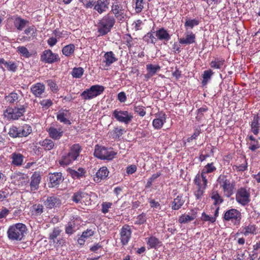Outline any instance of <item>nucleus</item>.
<instances>
[{
	"mask_svg": "<svg viewBox=\"0 0 260 260\" xmlns=\"http://www.w3.org/2000/svg\"><path fill=\"white\" fill-rule=\"evenodd\" d=\"M26 231L25 224L18 223L10 226L7 231L8 237L11 240L20 241Z\"/></svg>",
	"mask_w": 260,
	"mask_h": 260,
	"instance_id": "f257e3e1",
	"label": "nucleus"
},
{
	"mask_svg": "<svg viewBox=\"0 0 260 260\" xmlns=\"http://www.w3.org/2000/svg\"><path fill=\"white\" fill-rule=\"evenodd\" d=\"M115 23L114 17L109 13L104 16L99 22L98 31L102 35L108 33Z\"/></svg>",
	"mask_w": 260,
	"mask_h": 260,
	"instance_id": "f03ea898",
	"label": "nucleus"
},
{
	"mask_svg": "<svg viewBox=\"0 0 260 260\" xmlns=\"http://www.w3.org/2000/svg\"><path fill=\"white\" fill-rule=\"evenodd\" d=\"M117 154L111 148H107L105 147L96 145L94 155L95 157L103 160H112Z\"/></svg>",
	"mask_w": 260,
	"mask_h": 260,
	"instance_id": "7ed1b4c3",
	"label": "nucleus"
},
{
	"mask_svg": "<svg viewBox=\"0 0 260 260\" xmlns=\"http://www.w3.org/2000/svg\"><path fill=\"white\" fill-rule=\"evenodd\" d=\"M32 132V128L28 124H24L18 127L13 126L9 129V135L12 138L28 136Z\"/></svg>",
	"mask_w": 260,
	"mask_h": 260,
	"instance_id": "20e7f679",
	"label": "nucleus"
},
{
	"mask_svg": "<svg viewBox=\"0 0 260 260\" xmlns=\"http://www.w3.org/2000/svg\"><path fill=\"white\" fill-rule=\"evenodd\" d=\"M103 86L94 85L91 86L89 89H86L81 94V96L84 100H89L99 95L104 91Z\"/></svg>",
	"mask_w": 260,
	"mask_h": 260,
	"instance_id": "39448f33",
	"label": "nucleus"
},
{
	"mask_svg": "<svg viewBox=\"0 0 260 260\" xmlns=\"http://www.w3.org/2000/svg\"><path fill=\"white\" fill-rule=\"evenodd\" d=\"M250 193L249 189L245 187L239 188L236 193V201L242 206H245L250 201Z\"/></svg>",
	"mask_w": 260,
	"mask_h": 260,
	"instance_id": "423d86ee",
	"label": "nucleus"
},
{
	"mask_svg": "<svg viewBox=\"0 0 260 260\" xmlns=\"http://www.w3.org/2000/svg\"><path fill=\"white\" fill-rule=\"evenodd\" d=\"M113 117L119 122L127 124L130 123L133 118L132 113L127 111L116 109L113 111Z\"/></svg>",
	"mask_w": 260,
	"mask_h": 260,
	"instance_id": "0eeeda50",
	"label": "nucleus"
},
{
	"mask_svg": "<svg viewBox=\"0 0 260 260\" xmlns=\"http://www.w3.org/2000/svg\"><path fill=\"white\" fill-rule=\"evenodd\" d=\"M25 112V109L23 105L20 108L14 109H7L4 113V115L9 120H16L21 117Z\"/></svg>",
	"mask_w": 260,
	"mask_h": 260,
	"instance_id": "6e6552de",
	"label": "nucleus"
},
{
	"mask_svg": "<svg viewBox=\"0 0 260 260\" xmlns=\"http://www.w3.org/2000/svg\"><path fill=\"white\" fill-rule=\"evenodd\" d=\"M224 219L227 221H231L235 225H239L241 219V213L236 209L228 210L224 213Z\"/></svg>",
	"mask_w": 260,
	"mask_h": 260,
	"instance_id": "1a4fd4ad",
	"label": "nucleus"
},
{
	"mask_svg": "<svg viewBox=\"0 0 260 260\" xmlns=\"http://www.w3.org/2000/svg\"><path fill=\"white\" fill-rule=\"evenodd\" d=\"M111 12L114 15L118 21H123L126 18V15L124 12V9L122 5L118 2L113 3L111 6Z\"/></svg>",
	"mask_w": 260,
	"mask_h": 260,
	"instance_id": "9d476101",
	"label": "nucleus"
},
{
	"mask_svg": "<svg viewBox=\"0 0 260 260\" xmlns=\"http://www.w3.org/2000/svg\"><path fill=\"white\" fill-rule=\"evenodd\" d=\"M36 28L35 26L27 27L24 31V36L19 35L17 39L18 43L28 42L32 40L36 36Z\"/></svg>",
	"mask_w": 260,
	"mask_h": 260,
	"instance_id": "9b49d317",
	"label": "nucleus"
},
{
	"mask_svg": "<svg viewBox=\"0 0 260 260\" xmlns=\"http://www.w3.org/2000/svg\"><path fill=\"white\" fill-rule=\"evenodd\" d=\"M41 60L44 62L52 63L59 60L58 55L50 49L45 50L41 55Z\"/></svg>",
	"mask_w": 260,
	"mask_h": 260,
	"instance_id": "f8f14e48",
	"label": "nucleus"
},
{
	"mask_svg": "<svg viewBox=\"0 0 260 260\" xmlns=\"http://www.w3.org/2000/svg\"><path fill=\"white\" fill-rule=\"evenodd\" d=\"M221 187L222 188L224 194L230 197L234 193L235 185L231 183L230 180L223 177L220 181Z\"/></svg>",
	"mask_w": 260,
	"mask_h": 260,
	"instance_id": "ddd939ff",
	"label": "nucleus"
},
{
	"mask_svg": "<svg viewBox=\"0 0 260 260\" xmlns=\"http://www.w3.org/2000/svg\"><path fill=\"white\" fill-rule=\"evenodd\" d=\"M195 184L198 186V189L194 192V196L197 199H201L203 196L207 183H204L199 178V174H198L194 180Z\"/></svg>",
	"mask_w": 260,
	"mask_h": 260,
	"instance_id": "4468645a",
	"label": "nucleus"
},
{
	"mask_svg": "<svg viewBox=\"0 0 260 260\" xmlns=\"http://www.w3.org/2000/svg\"><path fill=\"white\" fill-rule=\"evenodd\" d=\"M132 231L129 225L125 224L122 226L120 230V240L122 245H126L131 237Z\"/></svg>",
	"mask_w": 260,
	"mask_h": 260,
	"instance_id": "2eb2a0df",
	"label": "nucleus"
},
{
	"mask_svg": "<svg viewBox=\"0 0 260 260\" xmlns=\"http://www.w3.org/2000/svg\"><path fill=\"white\" fill-rule=\"evenodd\" d=\"M13 22L15 27L18 30H22L28 23V21L23 19L20 17H15L8 18L7 20V24L9 23Z\"/></svg>",
	"mask_w": 260,
	"mask_h": 260,
	"instance_id": "dca6fc26",
	"label": "nucleus"
},
{
	"mask_svg": "<svg viewBox=\"0 0 260 260\" xmlns=\"http://www.w3.org/2000/svg\"><path fill=\"white\" fill-rule=\"evenodd\" d=\"M216 168L214 166L213 162L208 163L206 165L202 170L201 174H199V178L202 180L203 183H207L208 181L207 179L206 175L207 174L212 173L216 170Z\"/></svg>",
	"mask_w": 260,
	"mask_h": 260,
	"instance_id": "f3484780",
	"label": "nucleus"
},
{
	"mask_svg": "<svg viewBox=\"0 0 260 260\" xmlns=\"http://www.w3.org/2000/svg\"><path fill=\"white\" fill-rule=\"evenodd\" d=\"M179 43L181 45H189L196 42V35L192 31H186L184 36L179 39Z\"/></svg>",
	"mask_w": 260,
	"mask_h": 260,
	"instance_id": "a211bd4d",
	"label": "nucleus"
},
{
	"mask_svg": "<svg viewBox=\"0 0 260 260\" xmlns=\"http://www.w3.org/2000/svg\"><path fill=\"white\" fill-rule=\"evenodd\" d=\"M61 204V200L56 196L48 197L44 202V205L48 209L59 207Z\"/></svg>",
	"mask_w": 260,
	"mask_h": 260,
	"instance_id": "6ab92c4d",
	"label": "nucleus"
},
{
	"mask_svg": "<svg viewBox=\"0 0 260 260\" xmlns=\"http://www.w3.org/2000/svg\"><path fill=\"white\" fill-rule=\"evenodd\" d=\"M109 2L108 0H97L94 10L102 14L109 9Z\"/></svg>",
	"mask_w": 260,
	"mask_h": 260,
	"instance_id": "aec40b11",
	"label": "nucleus"
},
{
	"mask_svg": "<svg viewBox=\"0 0 260 260\" xmlns=\"http://www.w3.org/2000/svg\"><path fill=\"white\" fill-rule=\"evenodd\" d=\"M30 90L36 97L41 98L45 92V86L42 83H37L32 85Z\"/></svg>",
	"mask_w": 260,
	"mask_h": 260,
	"instance_id": "412c9836",
	"label": "nucleus"
},
{
	"mask_svg": "<svg viewBox=\"0 0 260 260\" xmlns=\"http://www.w3.org/2000/svg\"><path fill=\"white\" fill-rule=\"evenodd\" d=\"M72 199L73 202L77 204L83 203L89 199V197L87 193L79 191L73 194Z\"/></svg>",
	"mask_w": 260,
	"mask_h": 260,
	"instance_id": "4be33fe9",
	"label": "nucleus"
},
{
	"mask_svg": "<svg viewBox=\"0 0 260 260\" xmlns=\"http://www.w3.org/2000/svg\"><path fill=\"white\" fill-rule=\"evenodd\" d=\"M41 177L40 173L35 172L31 177V181L29 184L30 191H35L39 188V185L41 182Z\"/></svg>",
	"mask_w": 260,
	"mask_h": 260,
	"instance_id": "5701e85b",
	"label": "nucleus"
},
{
	"mask_svg": "<svg viewBox=\"0 0 260 260\" xmlns=\"http://www.w3.org/2000/svg\"><path fill=\"white\" fill-rule=\"evenodd\" d=\"M63 180L62 173L56 172L49 174V181L51 187H55L58 185Z\"/></svg>",
	"mask_w": 260,
	"mask_h": 260,
	"instance_id": "b1692460",
	"label": "nucleus"
},
{
	"mask_svg": "<svg viewBox=\"0 0 260 260\" xmlns=\"http://www.w3.org/2000/svg\"><path fill=\"white\" fill-rule=\"evenodd\" d=\"M155 37L157 40L161 41H168L171 39V36L168 31L164 27L160 28L155 32Z\"/></svg>",
	"mask_w": 260,
	"mask_h": 260,
	"instance_id": "393cba45",
	"label": "nucleus"
},
{
	"mask_svg": "<svg viewBox=\"0 0 260 260\" xmlns=\"http://www.w3.org/2000/svg\"><path fill=\"white\" fill-rule=\"evenodd\" d=\"M109 174V171L107 167L101 168L94 176L93 180L95 182H100L102 180L105 179Z\"/></svg>",
	"mask_w": 260,
	"mask_h": 260,
	"instance_id": "a878e982",
	"label": "nucleus"
},
{
	"mask_svg": "<svg viewBox=\"0 0 260 260\" xmlns=\"http://www.w3.org/2000/svg\"><path fill=\"white\" fill-rule=\"evenodd\" d=\"M251 132L255 135L260 132V113L254 116L251 123Z\"/></svg>",
	"mask_w": 260,
	"mask_h": 260,
	"instance_id": "bb28decb",
	"label": "nucleus"
},
{
	"mask_svg": "<svg viewBox=\"0 0 260 260\" xmlns=\"http://www.w3.org/2000/svg\"><path fill=\"white\" fill-rule=\"evenodd\" d=\"M70 113L67 110L59 111L56 115L57 119L60 122H62L65 124L70 125L71 124V121L69 119Z\"/></svg>",
	"mask_w": 260,
	"mask_h": 260,
	"instance_id": "cd10ccee",
	"label": "nucleus"
},
{
	"mask_svg": "<svg viewBox=\"0 0 260 260\" xmlns=\"http://www.w3.org/2000/svg\"><path fill=\"white\" fill-rule=\"evenodd\" d=\"M166 115L164 113H159L157 115L156 118L153 120L152 125L155 129H160L166 122Z\"/></svg>",
	"mask_w": 260,
	"mask_h": 260,
	"instance_id": "c85d7f7f",
	"label": "nucleus"
},
{
	"mask_svg": "<svg viewBox=\"0 0 260 260\" xmlns=\"http://www.w3.org/2000/svg\"><path fill=\"white\" fill-rule=\"evenodd\" d=\"M49 137L54 140H59L63 135V131L61 128L57 129L53 127H50L47 130Z\"/></svg>",
	"mask_w": 260,
	"mask_h": 260,
	"instance_id": "c756f323",
	"label": "nucleus"
},
{
	"mask_svg": "<svg viewBox=\"0 0 260 260\" xmlns=\"http://www.w3.org/2000/svg\"><path fill=\"white\" fill-rule=\"evenodd\" d=\"M147 71L145 74V78L149 79L154 76L160 69V67L158 64H148L146 66Z\"/></svg>",
	"mask_w": 260,
	"mask_h": 260,
	"instance_id": "7c9ffc66",
	"label": "nucleus"
},
{
	"mask_svg": "<svg viewBox=\"0 0 260 260\" xmlns=\"http://www.w3.org/2000/svg\"><path fill=\"white\" fill-rule=\"evenodd\" d=\"M197 216V212L194 210H192L189 214H183L178 219L180 223H185L194 219Z\"/></svg>",
	"mask_w": 260,
	"mask_h": 260,
	"instance_id": "2f4dec72",
	"label": "nucleus"
},
{
	"mask_svg": "<svg viewBox=\"0 0 260 260\" xmlns=\"http://www.w3.org/2000/svg\"><path fill=\"white\" fill-rule=\"evenodd\" d=\"M82 150V147L79 144L72 145L69 150V154L75 160L79 157Z\"/></svg>",
	"mask_w": 260,
	"mask_h": 260,
	"instance_id": "473e14b6",
	"label": "nucleus"
},
{
	"mask_svg": "<svg viewBox=\"0 0 260 260\" xmlns=\"http://www.w3.org/2000/svg\"><path fill=\"white\" fill-rule=\"evenodd\" d=\"M104 58L103 62L105 63L107 67L110 66L117 60L115 54L111 51L106 52L104 55Z\"/></svg>",
	"mask_w": 260,
	"mask_h": 260,
	"instance_id": "72a5a7b5",
	"label": "nucleus"
},
{
	"mask_svg": "<svg viewBox=\"0 0 260 260\" xmlns=\"http://www.w3.org/2000/svg\"><path fill=\"white\" fill-rule=\"evenodd\" d=\"M210 67L213 69H223L225 67V60L223 58H215L210 62Z\"/></svg>",
	"mask_w": 260,
	"mask_h": 260,
	"instance_id": "f704fd0d",
	"label": "nucleus"
},
{
	"mask_svg": "<svg viewBox=\"0 0 260 260\" xmlns=\"http://www.w3.org/2000/svg\"><path fill=\"white\" fill-rule=\"evenodd\" d=\"M76 160L74 159L69 153L65 154L62 155L60 159L58 160L59 164L62 167H66L73 163L74 161Z\"/></svg>",
	"mask_w": 260,
	"mask_h": 260,
	"instance_id": "c9c22d12",
	"label": "nucleus"
},
{
	"mask_svg": "<svg viewBox=\"0 0 260 260\" xmlns=\"http://www.w3.org/2000/svg\"><path fill=\"white\" fill-rule=\"evenodd\" d=\"M185 200L182 196H178L175 199H174L173 201L171 204V207L173 210H177L179 209L181 206L184 204Z\"/></svg>",
	"mask_w": 260,
	"mask_h": 260,
	"instance_id": "e433bc0d",
	"label": "nucleus"
},
{
	"mask_svg": "<svg viewBox=\"0 0 260 260\" xmlns=\"http://www.w3.org/2000/svg\"><path fill=\"white\" fill-rule=\"evenodd\" d=\"M21 98L22 97L19 94L16 92H11L5 97V100L9 104H16Z\"/></svg>",
	"mask_w": 260,
	"mask_h": 260,
	"instance_id": "4c0bfd02",
	"label": "nucleus"
},
{
	"mask_svg": "<svg viewBox=\"0 0 260 260\" xmlns=\"http://www.w3.org/2000/svg\"><path fill=\"white\" fill-rule=\"evenodd\" d=\"M11 158L12 159V163L13 165L19 166L22 165L23 160V156L18 153H13L11 155Z\"/></svg>",
	"mask_w": 260,
	"mask_h": 260,
	"instance_id": "58836bf2",
	"label": "nucleus"
},
{
	"mask_svg": "<svg viewBox=\"0 0 260 260\" xmlns=\"http://www.w3.org/2000/svg\"><path fill=\"white\" fill-rule=\"evenodd\" d=\"M147 243L149 246L148 249L157 248L161 246V242L157 238L153 236H151L148 239Z\"/></svg>",
	"mask_w": 260,
	"mask_h": 260,
	"instance_id": "ea45409f",
	"label": "nucleus"
},
{
	"mask_svg": "<svg viewBox=\"0 0 260 260\" xmlns=\"http://www.w3.org/2000/svg\"><path fill=\"white\" fill-rule=\"evenodd\" d=\"M69 173L72 178L79 179L85 175L86 171L82 168H79L77 170L69 169Z\"/></svg>",
	"mask_w": 260,
	"mask_h": 260,
	"instance_id": "a19ab883",
	"label": "nucleus"
},
{
	"mask_svg": "<svg viewBox=\"0 0 260 260\" xmlns=\"http://www.w3.org/2000/svg\"><path fill=\"white\" fill-rule=\"evenodd\" d=\"M39 144L45 150H52L54 147V142L52 140L49 139H46L43 141L39 142Z\"/></svg>",
	"mask_w": 260,
	"mask_h": 260,
	"instance_id": "79ce46f5",
	"label": "nucleus"
},
{
	"mask_svg": "<svg viewBox=\"0 0 260 260\" xmlns=\"http://www.w3.org/2000/svg\"><path fill=\"white\" fill-rule=\"evenodd\" d=\"M75 48V45L74 44H71L65 46L62 49V52L65 56H70L74 53Z\"/></svg>",
	"mask_w": 260,
	"mask_h": 260,
	"instance_id": "37998d69",
	"label": "nucleus"
},
{
	"mask_svg": "<svg viewBox=\"0 0 260 260\" xmlns=\"http://www.w3.org/2000/svg\"><path fill=\"white\" fill-rule=\"evenodd\" d=\"M17 51L21 56L25 58H29L32 55V54L30 53L28 49L24 46L18 47L17 48Z\"/></svg>",
	"mask_w": 260,
	"mask_h": 260,
	"instance_id": "c03bdc74",
	"label": "nucleus"
},
{
	"mask_svg": "<svg viewBox=\"0 0 260 260\" xmlns=\"http://www.w3.org/2000/svg\"><path fill=\"white\" fill-rule=\"evenodd\" d=\"M199 24V21L197 19H190L187 18L186 19V21L184 23V26L186 29L188 28L192 29L194 26H197Z\"/></svg>",
	"mask_w": 260,
	"mask_h": 260,
	"instance_id": "a18cd8bd",
	"label": "nucleus"
},
{
	"mask_svg": "<svg viewBox=\"0 0 260 260\" xmlns=\"http://www.w3.org/2000/svg\"><path fill=\"white\" fill-rule=\"evenodd\" d=\"M256 228L254 225L249 224L243 228L242 233L245 236H248L249 234H254L255 233Z\"/></svg>",
	"mask_w": 260,
	"mask_h": 260,
	"instance_id": "49530a36",
	"label": "nucleus"
},
{
	"mask_svg": "<svg viewBox=\"0 0 260 260\" xmlns=\"http://www.w3.org/2000/svg\"><path fill=\"white\" fill-rule=\"evenodd\" d=\"M3 60V62L1 63V64H3L5 66V67L7 68L9 71L12 72H15L17 68V66L15 62L12 61H6L4 59L1 58Z\"/></svg>",
	"mask_w": 260,
	"mask_h": 260,
	"instance_id": "de8ad7c7",
	"label": "nucleus"
},
{
	"mask_svg": "<svg viewBox=\"0 0 260 260\" xmlns=\"http://www.w3.org/2000/svg\"><path fill=\"white\" fill-rule=\"evenodd\" d=\"M213 72L211 70H206L203 74V80L202 83L203 85H206L208 81L211 79Z\"/></svg>",
	"mask_w": 260,
	"mask_h": 260,
	"instance_id": "09e8293b",
	"label": "nucleus"
},
{
	"mask_svg": "<svg viewBox=\"0 0 260 260\" xmlns=\"http://www.w3.org/2000/svg\"><path fill=\"white\" fill-rule=\"evenodd\" d=\"M124 129L121 127H115L111 132L110 134L114 139L119 138L123 134Z\"/></svg>",
	"mask_w": 260,
	"mask_h": 260,
	"instance_id": "8fccbe9b",
	"label": "nucleus"
},
{
	"mask_svg": "<svg viewBox=\"0 0 260 260\" xmlns=\"http://www.w3.org/2000/svg\"><path fill=\"white\" fill-rule=\"evenodd\" d=\"M84 73V70L82 68H74L72 72V76L73 78H80Z\"/></svg>",
	"mask_w": 260,
	"mask_h": 260,
	"instance_id": "3c124183",
	"label": "nucleus"
},
{
	"mask_svg": "<svg viewBox=\"0 0 260 260\" xmlns=\"http://www.w3.org/2000/svg\"><path fill=\"white\" fill-rule=\"evenodd\" d=\"M211 198L214 201V205H218L222 203L223 200L217 191H213L211 196Z\"/></svg>",
	"mask_w": 260,
	"mask_h": 260,
	"instance_id": "603ef678",
	"label": "nucleus"
},
{
	"mask_svg": "<svg viewBox=\"0 0 260 260\" xmlns=\"http://www.w3.org/2000/svg\"><path fill=\"white\" fill-rule=\"evenodd\" d=\"M44 211V207L41 204H35L32 206V212L36 215H41Z\"/></svg>",
	"mask_w": 260,
	"mask_h": 260,
	"instance_id": "864d4df0",
	"label": "nucleus"
},
{
	"mask_svg": "<svg viewBox=\"0 0 260 260\" xmlns=\"http://www.w3.org/2000/svg\"><path fill=\"white\" fill-rule=\"evenodd\" d=\"M147 219L146 214L145 213H142L136 218L135 221V224L138 225H141L144 224Z\"/></svg>",
	"mask_w": 260,
	"mask_h": 260,
	"instance_id": "5fc2aeb1",
	"label": "nucleus"
},
{
	"mask_svg": "<svg viewBox=\"0 0 260 260\" xmlns=\"http://www.w3.org/2000/svg\"><path fill=\"white\" fill-rule=\"evenodd\" d=\"M146 42L147 43H151L152 44H155L157 41V37H154L152 32L147 33L144 37Z\"/></svg>",
	"mask_w": 260,
	"mask_h": 260,
	"instance_id": "6e6d98bb",
	"label": "nucleus"
},
{
	"mask_svg": "<svg viewBox=\"0 0 260 260\" xmlns=\"http://www.w3.org/2000/svg\"><path fill=\"white\" fill-rule=\"evenodd\" d=\"M18 185L24 186L28 184L29 182L28 178L24 175H20L18 179Z\"/></svg>",
	"mask_w": 260,
	"mask_h": 260,
	"instance_id": "4d7b16f0",
	"label": "nucleus"
},
{
	"mask_svg": "<svg viewBox=\"0 0 260 260\" xmlns=\"http://www.w3.org/2000/svg\"><path fill=\"white\" fill-rule=\"evenodd\" d=\"M61 231L58 227L54 228L52 232L50 234L49 239L54 241L60 235Z\"/></svg>",
	"mask_w": 260,
	"mask_h": 260,
	"instance_id": "13d9d810",
	"label": "nucleus"
},
{
	"mask_svg": "<svg viewBox=\"0 0 260 260\" xmlns=\"http://www.w3.org/2000/svg\"><path fill=\"white\" fill-rule=\"evenodd\" d=\"M144 0H136L135 10L137 13H140L144 8Z\"/></svg>",
	"mask_w": 260,
	"mask_h": 260,
	"instance_id": "bf43d9fd",
	"label": "nucleus"
},
{
	"mask_svg": "<svg viewBox=\"0 0 260 260\" xmlns=\"http://www.w3.org/2000/svg\"><path fill=\"white\" fill-rule=\"evenodd\" d=\"M248 144L249 145V149L252 151H255L260 147V144L257 139L251 142H248Z\"/></svg>",
	"mask_w": 260,
	"mask_h": 260,
	"instance_id": "052dcab7",
	"label": "nucleus"
},
{
	"mask_svg": "<svg viewBox=\"0 0 260 260\" xmlns=\"http://www.w3.org/2000/svg\"><path fill=\"white\" fill-rule=\"evenodd\" d=\"M134 111L137 113L140 116L143 117L146 114L145 108L141 106H135L134 107Z\"/></svg>",
	"mask_w": 260,
	"mask_h": 260,
	"instance_id": "680f3d73",
	"label": "nucleus"
},
{
	"mask_svg": "<svg viewBox=\"0 0 260 260\" xmlns=\"http://www.w3.org/2000/svg\"><path fill=\"white\" fill-rule=\"evenodd\" d=\"M201 219L204 221H210L211 223H213L215 221V217L210 216L206 214L205 212L202 214Z\"/></svg>",
	"mask_w": 260,
	"mask_h": 260,
	"instance_id": "e2e57ef3",
	"label": "nucleus"
},
{
	"mask_svg": "<svg viewBox=\"0 0 260 260\" xmlns=\"http://www.w3.org/2000/svg\"><path fill=\"white\" fill-rule=\"evenodd\" d=\"M40 104L43 108L47 109L52 106L53 103L51 100L47 99L41 101Z\"/></svg>",
	"mask_w": 260,
	"mask_h": 260,
	"instance_id": "0e129e2a",
	"label": "nucleus"
},
{
	"mask_svg": "<svg viewBox=\"0 0 260 260\" xmlns=\"http://www.w3.org/2000/svg\"><path fill=\"white\" fill-rule=\"evenodd\" d=\"M112 204L109 202H103L102 204V211L106 214L108 212L109 209L111 207Z\"/></svg>",
	"mask_w": 260,
	"mask_h": 260,
	"instance_id": "69168bd1",
	"label": "nucleus"
},
{
	"mask_svg": "<svg viewBox=\"0 0 260 260\" xmlns=\"http://www.w3.org/2000/svg\"><path fill=\"white\" fill-rule=\"evenodd\" d=\"M96 1V0H84L83 3L86 8H91L95 7Z\"/></svg>",
	"mask_w": 260,
	"mask_h": 260,
	"instance_id": "338daca9",
	"label": "nucleus"
},
{
	"mask_svg": "<svg viewBox=\"0 0 260 260\" xmlns=\"http://www.w3.org/2000/svg\"><path fill=\"white\" fill-rule=\"evenodd\" d=\"M74 227V223L71 222L68 223L66 228V233L69 235L72 234L74 232V230L73 229Z\"/></svg>",
	"mask_w": 260,
	"mask_h": 260,
	"instance_id": "774afa93",
	"label": "nucleus"
}]
</instances>
